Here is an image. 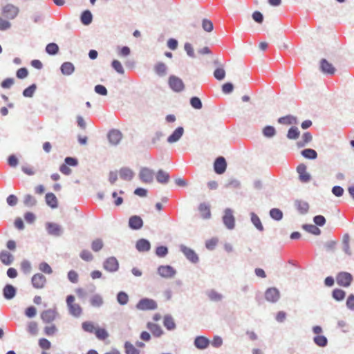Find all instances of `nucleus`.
<instances>
[{
  "mask_svg": "<svg viewBox=\"0 0 354 354\" xmlns=\"http://www.w3.org/2000/svg\"><path fill=\"white\" fill-rule=\"evenodd\" d=\"M136 308L139 310H151L158 308L156 301L149 298H142L136 304Z\"/></svg>",
  "mask_w": 354,
  "mask_h": 354,
  "instance_id": "1",
  "label": "nucleus"
},
{
  "mask_svg": "<svg viewBox=\"0 0 354 354\" xmlns=\"http://www.w3.org/2000/svg\"><path fill=\"white\" fill-rule=\"evenodd\" d=\"M180 251L185 255L186 259L192 263H197L199 261L198 254L195 251L185 245H180Z\"/></svg>",
  "mask_w": 354,
  "mask_h": 354,
  "instance_id": "2",
  "label": "nucleus"
},
{
  "mask_svg": "<svg viewBox=\"0 0 354 354\" xmlns=\"http://www.w3.org/2000/svg\"><path fill=\"white\" fill-rule=\"evenodd\" d=\"M168 84L170 88L175 92H181L185 88L183 80L175 75H171L169 77Z\"/></svg>",
  "mask_w": 354,
  "mask_h": 354,
  "instance_id": "3",
  "label": "nucleus"
},
{
  "mask_svg": "<svg viewBox=\"0 0 354 354\" xmlns=\"http://www.w3.org/2000/svg\"><path fill=\"white\" fill-rule=\"evenodd\" d=\"M336 281L339 286L348 287L353 281V276L347 272H340L336 277Z\"/></svg>",
  "mask_w": 354,
  "mask_h": 354,
  "instance_id": "4",
  "label": "nucleus"
},
{
  "mask_svg": "<svg viewBox=\"0 0 354 354\" xmlns=\"http://www.w3.org/2000/svg\"><path fill=\"white\" fill-rule=\"evenodd\" d=\"M223 222L228 230H233L235 226V218L233 216V211L230 208H226L224 211Z\"/></svg>",
  "mask_w": 354,
  "mask_h": 354,
  "instance_id": "5",
  "label": "nucleus"
},
{
  "mask_svg": "<svg viewBox=\"0 0 354 354\" xmlns=\"http://www.w3.org/2000/svg\"><path fill=\"white\" fill-rule=\"evenodd\" d=\"M154 171L149 167H142L139 172V178L142 183H151L153 180Z\"/></svg>",
  "mask_w": 354,
  "mask_h": 354,
  "instance_id": "6",
  "label": "nucleus"
},
{
  "mask_svg": "<svg viewBox=\"0 0 354 354\" xmlns=\"http://www.w3.org/2000/svg\"><path fill=\"white\" fill-rule=\"evenodd\" d=\"M157 272L163 278L170 279L173 278L176 275V270L172 266L166 265L158 266Z\"/></svg>",
  "mask_w": 354,
  "mask_h": 354,
  "instance_id": "7",
  "label": "nucleus"
},
{
  "mask_svg": "<svg viewBox=\"0 0 354 354\" xmlns=\"http://www.w3.org/2000/svg\"><path fill=\"white\" fill-rule=\"evenodd\" d=\"M103 268L109 272H115L119 269V262L114 257H110L103 263Z\"/></svg>",
  "mask_w": 354,
  "mask_h": 354,
  "instance_id": "8",
  "label": "nucleus"
},
{
  "mask_svg": "<svg viewBox=\"0 0 354 354\" xmlns=\"http://www.w3.org/2000/svg\"><path fill=\"white\" fill-rule=\"evenodd\" d=\"M19 13V8L12 5L8 3L2 8L3 15L8 19H14Z\"/></svg>",
  "mask_w": 354,
  "mask_h": 354,
  "instance_id": "9",
  "label": "nucleus"
},
{
  "mask_svg": "<svg viewBox=\"0 0 354 354\" xmlns=\"http://www.w3.org/2000/svg\"><path fill=\"white\" fill-rule=\"evenodd\" d=\"M46 229L48 234L53 236H60L63 234L62 226L55 223L47 222Z\"/></svg>",
  "mask_w": 354,
  "mask_h": 354,
  "instance_id": "10",
  "label": "nucleus"
},
{
  "mask_svg": "<svg viewBox=\"0 0 354 354\" xmlns=\"http://www.w3.org/2000/svg\"><path fill=\"white\" fill-rule=\"evenodd\" d=\"M107 138L111 145L117 146L122 138V133L118 129H111L107 134Z\"/></svg>",
  "mask_w": 354,
  "mask_h": 354,
  "instance_id": "11",
  "label": "nucleus"
},
{
  "mask_svg": "<svg viewBox=\"0 0 354 354\" xmlns=\"http://www.w3.org/2000/svg\"><path fill=\"white\" fill-rule=\"evenodd\" d=\"M280 298V292L276 288H268L265 292V299L271 303H276Z\"/></svg>",
  "mask_w": 354,
  "mask_h": 354,
  "instance_id": "12",
  "label": "nucleus"
},
{
  "mask_svg": "<svg viewBox=\"0 0 354 354\" xmlns=\"http://www.w3.org/2000/svg\"><path fill=\"white\" fill-rule=\"evenodd\" d=\"M306 166L304 164H300L297 167V171L299 174V179L301 183H308L311 179V176L306 171Z\"/></svg>",
  "mask_w": 354,
  "mask_h": 354,
  "instance_id": "13",
  "label": "nucleus"
},
{
  "mask_svg": "<svg viewBox=\"0 0 354 354\" xmlns=\"http://www.w3.org/2000/svg\"><path fill=\"white\" fill-rule=\"evenodd\" d=\"M31 282L35 288L41 289L46 283V278L42 274L37 273L32 276Z\"/></svg>",
  "mask_w": 354,
  "mask_h": 354,
  "instance_id": "14",
  "label": "nucleus"
},
{
  "mask_svg": "<svg viewBox=\"0 0 354 354\" xmlns=\"http://www.w3.org/2000/svg\"><path fill=\"white\" fill-rule=\"evenodd\" d=\"M227 168V162L223 156L218 157L214 163V169L217 174H223Z\"/></svg>",
  "mask_w": 354,
  "mask_h": 354,
  "instance_id": "15",
  "label": "nucleus"
},
{
  "mask_svg": "<svg viewBox=\"0 0 354 354\" xmlns=\"http://www.w3.org/2000/svg\"><path fill=\"white\" fill-rule=\"evenodd\" d=\"M151 243L146 239H140L136 241V248L139 252H147L151 250Z\"/></svg>",
  "mask_w": 354,
  "mask_h": 354,
  "instance_id": "16",
  "label": "nucleus"
},
{
  "mask_svg": "<svg viewBox=\"0 0 354 354\" xmlns=\"http://www.w3.org/2000/svg\"><path fill=\"white\" fill-rule=\"evenodd\" d=\"M57 315V311L54 309H48L41 313V319L44 323H50L53 322Z\"/></svg>",
  "mask_w": 354,
  "mask_h": 354,
  "instance_id": "17",
  "label": "nucleus"
},
{
  "mask_svg": "<svg viewBox=\"0 0 354 354\" xmlns=\"http://www.w3.org/2000/svg\"><path fill=\"white\" fill-rule=\"evenodd\" d=\"M321 71L327 75H333L335 72V68L332 64L329 63L326 59H322L320 61Z\"/></svg>",
  "mask_w": 354,
  "mask_h": 354,
  "instance_id": "18",
  "label": "nucleus"
},
{
  "mask_svg": "<svg viewBox=\"0 0 354 354\" xmlns=\"http://www.w3.org/2000/svg\"><path fill=\"white\" fill-rule=\"evenodd\" d=\"M143 226V221L139 216H132L129 219V227L131 230H138Z\"/></svg>",
  "mask_w": 354,
  "mask_h": 354,
  "instance_id": "19",
  "label": "nucleus"
},
{
  "mask_svg": "<svg viewBox=\"0 0 354 354\" xmlns=\"http://www.w3.org/2000/svg\"><path fill=\"white\" fill-rule=\"evenodd\" d=\"M209 339L204 336L196 337L194 342V345L195 346V347L201 350L207 348L209 346Z\"/></svg>",
  "mask_w": 354,
  "mask_h": 354,
  "instance_id": "20",
  "label": "nucleus"
},
{
  "mask_svg": "<svg viewBox=\"0 0 354 354\" xmlns=\"http://www.w3.org/2000/svg\"><path fill=\"white\" fill-rule=\"evenodd\" d=\"M184 133V129L183 127H177L173 133L167 138V141L170 143L178 142Z\"/></svg>",
  "mask_w": 354,
  "mask_h": 354,
  "instance_id": "21",
  "label": "nucleus"
},
{
  "mask_svg": "<svg viewBox=\"0 0 354 354\" xmlns=\"http://www.w3.org/2000/svg\"><path fill=\"white\" fill-rule=\"evenodd\" d=\"M119 174H120V177L122 180L130 181L133 178L135 173L129 167H123L120 168V169L119 171Z\"/></svg>",
  "mask_w": 354,
  "mask_h": 354,
  "instance_id": "22",
  "label": "nucleus"
},
{
  "mask_svg": "<svg viewBox=\"0 0 354 354\" xmlns=\"http://www.w3.org/2000/svg\"><path fill=\"white\" fill-rule=\"evenodd\" d=\"M17 293V289L11 284H6L3 289V295L7 300L12 299Z\"/></svg>",
  "mask_w": 354,
  "mask_h": 354,
  "instance_id": "23",
  "label": "nucleus"
},
{
  "mask_svg": "<svg viewBox=\"0 0 354 354\" xmlns=\"http://www.w3.org/2000/svg\"><path fill=\"white\" fill-rule=\"evenodd\" d=\"M295 206L301 214H307L309 209L308 203L301 200H296L295 201Z\"/></svg>",
  "mask_w": 354,
  "mask_h": 354,
  "instance_id": "24",
  "label": "nucleus"
},
{
  "mask_svg": "<svg viewBox=\"0 0 354 354\" xmlns=\"http://www.w3.org/2000/svg\"><path fill=\"white\" fill-rule=\"evenodd\" d=\"M342 250L348 256L352 255V252L350 248V236L348 234H344L342 241Z\"/></svg>",
  "mask_w": 354,
  "mask_h": 354,
  "instance_id": "25",
  "label": "nucleus"
},
{
  "mask_svg": "<svg viewBox=\"0 0 354 354\" xmlns=\"http://www.w3.org/2000/svg\"><path fill=\"white\" fill-rule=\"evenodd\" d=\"M163 325L168 330H173L176 328V324L171 315L164 316Z\"/></svg>",
  "mask_w": 354,
  "mask_h": 354,
  "instance_id": "26",
  "label": "nucleus"
},
{
  "mask_svg": "<svg viewBox=\"0 0 354 354\" xmlns=\"http://www.w3.org/2000/svg\"><path fill=\"white\" fill-rule=\"evenodd\" d=\"M0 261L6 266H10L14 261V257L8 251L3 250L0 252Z\"/></svg>",
  "mask_w": 354,
  "mask_h": 354,
  "instance_id": "27",
  "label": "nucleus"
},
{
  "mask_svg": "<svg viewBox=\"0 0 354 354\" xmlns=\"http://www.w3.org/2000/svg\"><path fill=\"white\" fill-rule=\"evenodd\" d=\"M156 180L160 184H167L169 180V174L168 172L159 169L156 174Z\"/></svg>",
  "mask_w": 354,
  "mask_h": 354,
  "instance_id": "28",
  "label": "nucleus"
},
{
  "mask_svg": "<svg viewBox=\"0 0 354 354\" xmlns=\"http://www.w3.org/2000/svg\"><path fill=\"white\" fill-rule=\"evenodd\" d=\"M45 201L46 204L53 209L57 208L58 206L57 198L53 193H47Z\"/></svg>",
  "mask_w": 354,
  "mask_h": 354,
  "instance_id": "29",
  "label": "nucleus"
},
{
  "mask_svg": "<svg viewBox=\"0 0 354 354\" xmlns=\"http://www.w3.org/2000/svg\"><path fill=\"white\" fill-rule=\"evenodd\" d=\"M147 328L151 332V333L155 337H160L163 333L162 328L157 324L149 322L147 324Z\"/></svg>",
  "mask_w": 354,
  "mask_h": 354,
  "instance_id": "30",
  "label": "nucleus"
},
{
  "mask_svg": "<svg viewBox=\"0 0 354 354\" xmlns=\"http://www.w3.org/2000/svg\"><path fill=\"white\" fill-rule=\"evenodd\" d=\"M61 72L64 75H71L75 71V66L69 62H64L60 67Z\"/></svg>",
  "mask_w": 354,
  "mask_h": 354,
  "instance_id": "31",
  "label": "nucleus"
},
{
  "mask_svg": "<svg viewBox=\"0 0 354 354\" xmlns=\"http://www.w3.org/2000/svg\"><path fill=\"white\" fill-rule=\"evenodd\" d=\"M198 210L201 213L203 218L207 219L211 216L209 205L205 203H201L198 207Z\"/></svg>",
  "mask_w": 354,
  "mask_h": 354,
  "instance_id": "32",
  "label": "nucleus"
},
{
  "mask_svg": "<svg viewBox=\"0 0 354 354\" xmlns=\"http://www.w3.org/2000/svg\"><path fill=\"white\" fill-rule=\"evenodd\" d=\"M250 220L254 226L259 231L263 232L264 230V227L261 223V221L259 217L254 213H250Z\"/></svg>",
  "mask_w": 354,
  "mask_h": 354,
  "instance_id": "33",
  "label": "nucleus"
},
{
  "mask_svg": "<svg viewBox=\"0 0 354 354\" xmlns=\"http://www.w3.org/2000/svg\"><path fill=\"white\" fill-rule=\"evenodd\" d=\"M69 313L75 317H79L82 314V308L78 304H73L68 306Z\"/></svg>",
  "mask_w": 354,
  "mask_h": 354,
  "instance_id": "34",
  "label": "nucleus"
},
{
  "mask_svg": "<svg viewBox=\"0 0 354 354\" xmlns=\"http://www.w3.org/2000/svg\"><path fill=\"white\" fill-rule=\"evenodd\" d=\"M93 20V15L91 11L86 10L82 12L80 16L81 22L85 25L88 26L91 24Z\"/></svg>",
  "mask_w": 354,
  "mask_h": 354,
  "instance_id": "35",
  "label": "nucleus"
},
{
  "mask_svg": "<svg viewBox=\"0 0 354 354\" xmlns=\"http://www.w3.org/2000/svg\"><path fill=\"white\" fill-rule=\"evenodd\" d=\"M167 70V67L163 62H158L154 66L156 73L160 77L166 75Z\"/></svg>",
  "mask_w": 354,
  "mask_h": 354,
  "instance_id": "36",
  "label": "nucleus"
},
{
  "mask_svg": "<svg viewBox=\"0 0 354 354\" xmlns=\"http://www.w3.org/2000/svg\"><path fill=\"white\" fill-rule=\"evenodd\" d=\"M276 133V129L273 126L267 125L262 129V134L268 138H273Z\"/></svg>",
  "mask_w": 354,
  "mask_h": 354,
  "instance_id": "37",
  "label": "nucleus"
},
{
  "mask_svg": "<svg viewBox=\"0 0 354 354\" xmlns=\"http://www.w3.org/2000/svg\"><path fill=\"white\" fill-rule=\"evenodd\" d=\"M90 304L93 307H100L104 304L102 297L99 294H95L90 299Z\"/></svg>",
  "mask_w": 354,
  "mask_h": 354,
  "instance_id": "38",
  "label": "nucleus"
},
{
  "mask_svg": "<svg viewBox=\"0 0 354 354\" xmlns=\"http://www.w3.org/2000/svg\"><path fill=\"white\" fill-rule=\"evenodd\" d=\"M302 228L306 232L314 235H319L321 234L320 229L313 224H304L302 225Z\"/></svg>",
  "mask_w": 354,
  "mask_h": 354,
  "instance_id": "39",
  "label": "nucleus"
},
{
  "mask_svg": "<svg viewBox=\"0 0 354 354\" xmlns=\"http://www.w3.org/2000/svg\"><path fill=\"white\" fill-rule=\"evenodd\" d=\"M24 204L28 207H32L37 205V199L30 194H26L24 197Z\"/></svg>",
  "mask_w": 354,
  "mask_h": 354,
  "instance_id": "40",
  "label": "nucleus"
},
{
  "mask_svg": "<svg viewBox=\"0 0 354 354\" xmlns=\"http://www.w3.org/2000/svg\"><path fill=\"white\" fill-rule=\"evenodd\" d=\"M301 153L304 158L310 160H315L317 157V151L313 149H305Z\"/></svg>",
  "mask_w": 354,
  "mask_h": 354,
  "instance_id": "41",
  "label": "nucleus"
},
{
  "mask_svg": "<svg viewBox=\"0 0 354 354\" xmlns=\"http://www.w3.org/2000/svg\"><path fill=\"white\" fill-rule=\"evenodd\" d=\"M207 295L208 298L212 301H220L223 298V296L215 290H209L207 292Z\"/></svg>",
  "mask_w": 354,
  "mask_h": 354,
  "instance_id": "42",
  "label": "nucleus"
},
{
  "mask_svg": "<svg viewBox=\"0 0 354 354\" xmlns=\"http://www.w3.org/2000/svg\"><path fill=\"white\" fill-rule=\"evenodd\" d=\"M117 301L122 306L127 304L129 302V295L124 291H120L116 296Z\"/></svg>",
  "mask_w": 354,
  "mask_h": 354,
  "instance_id": "43",
  "label": "nucleus"
},
{
  "mask_svg": "<svg viewBox=\"0 0 354 354\" xmlns=\"http://www.w3.org/2000/svg\"><path fill=\"white\" fill-rule=\"evenodd\" d=\"M297 118L292 115H286L281 117L278 119V122L282 124H295Z\"/></svg>",
  "mask_w": 354,
  "mask_h": 354,
  "instance_id": "44",
  "label": "nucleus"
},
{
  "mask_svg": "<svg viewBox=\"0 0 354 354\" xmlns=\"http://www.w3.org/2000/svg\"><path fill=\"white\" fill-rule=\"evenodd\" d=\"M300 135V131L297 127H291L288 131L287 138L290 140H297Z\"/></svg>",
  "mask_w": 354,
  "mask_h": 354,
  "instance_id": "45",
  "label": "nucleus"
},
{
  "mask_svg": "<svg viewBox=\"0 0 354 354\" xmlns=\"http://www.w3.org/2000/svg\"><path fill=\"white\" fill-rule=\"evenodd\" d=\"M270 216L277 221H281L283 218V212L278 208H272L269 212Z\"/></svg>",
  "mask_w": 354,
  "mask_h": 354,
  "instance_id": "46",
  "label": "nucleus"
},
{
  "mask_svg": "<svg viewBox=\"0 0 354 354\" xmlns=\"http://www.w3.org/2000/svg\"><path fill=\"white\" fill-rule=\"evenodd\" d=\"M346 296V292L344 290L339 288H335L332 292V297L336 301H342Z\"/></svg>",
  "mask_w": 354,
  "mask_h": 354,
  "instance_id": "47",
  "label": "nucleus"
},
{
  "mask_svg": "<svg viewBox=\"0 0 354 354\" xmlns=\"http://www.w3.org/2000/svg\"><path fill=\"white\" fill-rule=\"evenodd\" d=\"M314 343L320 347H325L328 344V339L324 335H317L313 338Z\"/></svg>",
  "mask_w": 354,
  "mask_h": 354,
  "instance_id": "48",
  "label": "nucleus"
},
{
  "mask_svg": "<svg viewBox=\"0 0 354 354\" xmlns=\"http://www.w3.org/2000/svg\"><path fill=\"white\" fill-rule=\"evenodd\" d=\"M124 349L126 354H140V351L129 342L124 343Z\"/></svg>",
  "mask_w": 354,
  "mask_h": 354,
  "instance_id": "49",
  "label": "nucleus"
},
{
  "mask_svg": "<svg viewBox=\"0 0 354 354\" xmlns=\"http://www.w3.org/2000/svg\"><path fill=\"white\" fill-rule=\"evenodd\" d=\"M58 51L59 46L55 43H50L46 46V52L50 55H56Z\"/></svg>",
  "mask_w": 354,
  "mask_h": 354,
  "instance_id": "50",
  "label": "nucleus"
},
{
  "mask_svg": "<svg viewBox=\"0 0 354 354\" xmlns=\"http://www.w3.org/2000/svg\"><path fill=\"white\" fill-rule=\"evenodd\" d=\"M82 328L85 332H88L90 333H95V330L96 329L94 324L92 322L89 321L84 322L82 324Z\"/></svg>",
  "mask_w": 354,
  "mask_h": 354,
  "instance_id": "51",
  "label": "nucleus"
},
{
  "mask_svg": "<svg viewBox=\"0 0 354 354\" xmlns=\"http://www.w3.org/2000/svg\"><path fill=\"white\" fill-rule=\"evenodd\" d=\"M111 66L120 75H123L124 73V68L120 61L113 59L111 62Z\"/></svg>",
  "mask_w": 354,
  "mask_h": 354,
  "instance_id": "52",
  "label": "nucleus"
},
{
  "mask_svg": "<svg viewBox=\"0 0 354 354\" xmlns=\"http://www.w3.org/2000/svg\"><path fill=\"white\" fill-rule=\"evenodd\" d=\"M37 89V85L32 84L28 88H25L23 91V95L26 97H32Z\"/></svg>",
  "mask_w": 354,
  "mask_h": 354,
  "instance_id": "53",
  "label": "nucleus"
},
{
  "mask_svg": "<svg viewBox=\"0 0 354 354\" xmlns=\"http://www.w3.org/2000/svg\"><path fill=\"white\" fill-rule=\"evenodd\" d=\"M190 104L195 109H201L203 107V104L201 99L198 97H192L190 99Z\"/></svg>",
  "mask_w": 354,
  "mask_h": 354,
  "instance_id": "54",
  "label": "nucleus"
},
{
  "mask_svg": "<svg viewBox=\"0 0 354 354\" xmlns=\"http://www.w3.org/2000/svg\"><path fill=\"white\" fill-rule=\"evenodd\" d=\"M95 334L100 340H104L109 337V333L104 328H96Z\"/></svg>",
  "mask_w": 354,
  "mask_h": 354,
  "instance_id": "55",
  "label": "nucleus"
},
{
  "mask_svg": "<svg viewBox=\"0 0 354 354\" xmlns=\"http://www.w3.org/2000/svg\"><path fill=\"white\" fill-rule=\"evenodd\" d=\"M168 252L169 250L167 246L160 245L156 249V254L160 258L166 257Z\"/></svg>",
  "mask_w": 354,
  "mask_h": 354,
  "instance_id": "56",
  "label": "nucleus"
},
{
  "mask_svg": "<svg viewBox=\"0 0 354 354\" xmlns=\"http://www.w3.org/2000/svg\"><path fill=\"white\" fill-rule=\"evenodd\" d=\"M202 28L206 32H212L214 29L213 23L207 19H203L202 21Z\"/></svg>",
  "mask_w": 354,
  "mask_h": 354,
  "instance_id": "57",
  "label": "nucleus"
},
{
  "mask_svg": "<svg viewBox=\"0 0 354 354\" xmlns=\"http://www.w3.org/2000/svg\"><path fill=\"white\" fill-rule=\"evenodd\" d=\"M118 55L120 57H126L131 53V50L128 46L117 47Z\"/></svg>",
  "mask_w": 354,
  "mask_h": 354,
  "instance_id": "58",
  "label": "nucleus"
},
{
  "mask_svg": "<svg viewBox=\"0 0 354 354\" xmlns=\"http://www.w3.org/2000/svg\"><path fill=\"white\" fill-rule=\"evenodd\" d=\"M103 241L100 239L94 240L91 243V249L94 252H99L103 248Z\"/></svg>",
  "mask_w": 354,
  "mask_h": 354,
  "instance_id": "59",
  "label": "nucleus"
},
{
  "mask_svg": "<svg viewBox=\"0 0 354 354\" xmlns=\"http://www.w3.org/2000/svg\"><path fill=\"white\" fill-rule=\"evenodd\" d=\"M21 269L25 274H29L31 272L32 266L29 261L25 259L21 263Z\"/></svg>",
  "mask_w": 354,
  "mask_h": 354,
  "instance_id": "60",
  "label": "nucleus"
},
{
  "mask_svg": "<svg viewBox=\"0 0 354 354\" xmlns=\"http://www.w3.org/2000/svg\"><path fill=\"white\" fill-rule=\"evenodd\" d=\"M313 140V136L310 132H305L302 135V140L303 142H299V147H304L306 144L311 142Z\"/></svg>",
  "mask_w": 354,
  "mask_h": 354,
  "instance_id": "61",
  "label": "nucleus"
},
{
  "mask_svg": "<svg viewBox=\"0 0 354 354\" xmlns=\"http://www.w3.org/2000/svg\"><path fill=\"white\" fill-rule=\"evenodd\" d=\"M68 279L73 283H77L79 279V275L75 270H70L67 274Z\"/></svg>",
  "mask_w": 354,
  "mask_h": 354,
  "instance_id": "62",
  "label": "nucleus"
},
{
  "mask_svg": "<svg viewBox=\"0 0 354 354\" xmlns=\"http://www.w3.org/2000/svg\"><path fill=\"white\" fill-rule=\"evenodd\" d=\"M39 269L45 274H50L53 272L51 267L46 262H41L39 265Z\"/></svg>",
  "mask_w": 354,
  "mask_h": 354,
  "instance_id": "63",
  "label": "nucleus"
},
{
  "mask_svg": "<svg viewBox=\"0 0 354 354\" xmlns=\"http://www.w3.org/2000/svg\"><path fill=\"white\" fill-rule=\"evenodd\" d=\"M225 71L223 68H217L214 71V77L218 80H222L225 78Z\"/></svg>",
  "mask_w": 354,
  "mask_h": 354,
  "instance_id": "64",
  "label": "nucleus"
}]
</instances>
